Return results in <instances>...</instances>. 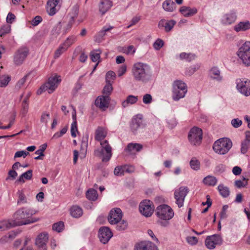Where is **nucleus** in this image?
Returning a JSON list of instances; mask_svg holds the SVG:
<instances>
[{"label":"nucleus","instance_id":"nucleus-55","mask_svg":"<svg viewBox=\"0 0 250 250\" xmlns=\"http://www.w3.org/2000/svg\"><path fill=\"white\" fill-rule=\"evenodd\" d=\"M50 119V114L48 113L44 112L42 113L41 117V122L44 124L45 125H47L48 122Z\"/></svg>","mask_w":250,"mask_h":250},{"label":"nucleus","instance_id":"nucleus-9","mask_svg":"<svg viewBox=\"0 0 250 250\" xmlns=\"http://www.w3.org/2000/svg\"><path fill=\"white\" fill-rule=\"evenodd\" d=\"M139 208L140 213L146 217L151 216L154 210L153 203L148 200L142 201L140 203Z\"/></svg>","mask_w":250,"mask_h":250},{"label":"nucleus","instance_id":"nucleus-44","mask_svg":"<svg viewBox=\"0 0 250 250\" xmlns=\"http://www.w3.org/2000/svg\"><path fill=\"white\" fill-rule=\"evenodd\" d=\"M190 166L192 169L194 170H198L200 169V163L195 158H193L190 161Z\"/></svg>","mask_w":250,"mask_h":250},{"label":"nucleus","instance_id":"nucleus-23","mask_svg":"<svg viewBox=\"0 0 250 250\" xmlns=\"http://www.w3.org/2000/svg\"><path fill=\"white\" fill-rule=\"evenodd\" d=\"M237 16L235 13L230 12L225 14L222 18V22L224 24H230L236 20Z\"/></svg>","mask_w":250,"mask_h":250},{"label":"nucleus","instance_id":"nucleus-62","mask_svg":"<svg viewBox=\"0 0 250 250\" xmlns=\"http://www.w3.org/2000/svg\"><path fill=\"white\" fill-rule=\"evenodd\" d=\"M28 155H29V152H26L25 150L18 151L15 153L14 158L21 157L22 156L23 158H25V157Z\"/></svg>","mask_w":250,"mask_h":250},{"label":"nucleus","instance_id":"nucleus-15","mask_svg":"<svg viewBox=\"0 0 250 250\" xmlns=\"http://www.w3.org/2000/svg\"><path fill=\"white\" fill-rule=\"evenodd\" d=\"M48 240V234L46 232L40 233L36 237L35 246L37 250H47V243Z\"/></svg>","mask_w":250,"mask_h":250},{"label":"nucleus","instance_id":"nucleus-47","mask_svg":"<svg viewBox=\"0 0 250 250\" xmlns=\"http://www.w3.org/2000/svg\"><path fill=\"white\" fill-rule=\"evenodd\" d=\"M76 41V37L75 36H71L68 37L65 42L62 43L67 48L70 47L73 43Z\"/></svg>","mask_w":250,"mask_h":250},{"label":"nucleus","instance_id":"nucleus-36","mask_svg":"<svg viewBox=\"0 0 250 250\" xmlns=\"http://www.w3.org/2000/svg\"><path fill=\"white\" fill-rule=\"evenodd\" d=\"M86 196L89 200L95 201L98 197L97 192L94 189H90L87 191Z\"/></svg>","mask_w":250,"mask_h":250},{"label":"nucleus","instance_id":"nucleus-54","mask_svg":"<svg viewBox=\"0 0 250 250\" xmlns=\"http://www.w3.org/2000/svg\"><path fill=\"white\" fill-rule=\"evenodd\" d=\"M11 29L10 25L6 24L3 25L0 29V36L2 37L5 34L8 33Z\"/></svg>","mask_w":250,"mask_h":250},{"label":"nucleus","instance_id":"nucleus-24","mask_svg":"<svg viewBox=\"0 0 250 250\" xmlns=\"http://www.w3.org/2000/svg\"><path fill=\"white\" fill-rule=\"evenodd\" d=\"M179 11L186 17L193 16L197 13V9L196 8H190L188 6H182L180 8Z\"/></svg>","mask_w":250,"mask_h":250},{"label":"nucleus","instance_id":"nucleus-11","mask_svg":"<svg viewBox=\"0 0 250 250\" xmlns=\"http://www.w3.org/2000/svg\"><path fill=\"white\" fill-rule=\"evenodd\" d=\"M29 54V49L26 47L19 48L14 56V62L17 65H21Z\"/></svg>","mask_w":250,"mask_h":250},{"label":"nucleus","instance_id":"nucleus-14","mask_svg":"<svg viewBox=\"0 0 250 250\" xmlns=\"http://www.w3.org/2000/svg\"><path fill=\"white\" fill-rule=\"evenodd\" d=\"M110 101L109 95H100L95 101V105L101 110L104 111L108 107Z\"/></svg>","mask_w":250,"mask_h":250},{"label":"nucleus","instance_id":"nucleus-50","mask_svg":"<svg viewBox=\"0 0 250 250\" xmlns=\"http://www.w3.org/2000/svg\"><path fill=\"white\" fill-rule=\"evenodd\" d=\"M114 174L117 176H122L125 173L124 166H119L116 167L114 171Z\"/></svg>","mask_w":250,"mask_h":250},{"label":"nucleus","instance_id":"nucleus-29","mask_svg":"<svg viewBox=\"0 0 250 250\" xmlns=\"http://www.w3.org/2000/svg\"><path fill=\"white\" fill-rule=\"evenodd\" d=\"M33 176V171L31 169L27 170L26 172L22 173L16 181V182L24 183V179L29 180L31 179Z\"/></svg>","mask_w":250,"mask_h":250},{"label":"nucleus","instance_id":"nucleus-33","mask_svg":"<svg viewBox=\"0 0 250 250\" xmlns=\"http://www.w3.org/2000/svg\"><path fill=\"white\" fill-rule=\"evenodd\" d=\"M137 97L129 95L126 98V100L122 103L123 107H125L130 105L135 104L137 101Z\"/></svg>","mask_w":250,"mask_h":250},{"label":"nucleus","instance_id":"nucleus-39","mask_svg":"<svg viewBox=\"0 0 250 250\" xmlns=\"http://www.w3.org/2000/svg\"><path fill=\"white\" fill-rule=\"evenodd\" d=\"M250 147V142L247 140H244L241 144V152L243 154H246Z\"/></svg>","mask_w":250,"mask_h":250},{"label":"nucleus","instance_id":"nucleus-13","mask_svg":"<svg viewBox=\"0 0 250 250\" xmlns=\"http://www.w3.org/2000/svg\"><path fill=\"white\" fill-rule=\"evenodd\" d=\"M222 243L221 237L218 234L208 236L205 240L206 246L210 250L214 249L216 245H220Z\"/></svg>","mask_w":250,"mask_h":250},{"label":"nucleus","instance_id":"nucleus-19","mask_svg":"<svg viewBox=\"0 0 250 250\" xmlns=\"http://www.w3.org/2000/svg\"><path fill=\"white\" fill-rule=\"evenodd\" d=\"M141 115L137 116L132 119L130 124V129L134 134H136L143 127Z\"/></svg>","mask_w":250,"mask_h":250},{"label":"nucleus","instance_id":"nucleus-16","mask_svg":"<svg viewBox=\"0 0 250 250\" xmlns=\"http://www.w3.org/2000/svg\"><path fill=\"white\" fill-rule=\"evenodd\" d=\"M122 210L120 208H115L110 211L107 219L110 224L115 225L122 219Z\"/></svg>","mask_w":250,"mask_h":250},{"label":"nucleus","instance_id":"nucleus-27","mask_svg":"<svg viewBox=\"0 0 250 250\" xmlns=\"http://www.w3.org/2000/svg\"><path fill=\"white\" fill-rule=\"evenodd\" d=\"M70 212L71 215L74 218H79L83 213L82 208L78 206H72L70 208Z\"/></svg>","mask_w":250,"mask_h":250},{"label":"nucleus","instance_id":"nucleus-18","mask_svg":"<svg viewBox=\"0 0 250 250\" xmlns=\"http://www.w3.org/2000/svg\"><path fill=\"white\" fill-rule=\"evenodd\" d=\"M188 87L186 84L180 80H177L173 83V94H186Z\"/></svg>","mask_w":250,"mask_h":250},{"label":"nucleus","instance_id":"nucleus-6","mask_svg":"<svg viewBox=\"0 0 250 250\" xmlns=\"http://www.w3.org/2000/svg\"><path fill=\"white\" fill-rule=\"evenodd\" d=\"M237 55L246 66H250V42H246L239 48Z\"/></svg>","mask_w":250,"mask_h":250},{"label":"nucleus","instance_id":"nucleus-8","mask_svg":"<svg viewBox=\"0 0 250 250\" xmlns=\"http://www.w3.org/2000/svg\"><path fill=\"white\" fill-rule=\"evenodd\" d=\"M202 130L198 127L194 126L188 133L189 141L193 145H199L202 140Z\"/></svg>","mask_w":250,"mask_h":250},{"label":"nucleus","instance_id":"nucleus-46","mask_svg":"<svg viewBox=\"0 0 250 250\" xmlns=\"http://www.w3.org/2000/svg\"><path fill=\"white\" fill-rule=\"evenodd\" d=\"M10 80L11 77L8 75H3L0 77V87H3L6 86Z\"/></svg>","mask_w":250,"mask_h":250},{"label":"nucleus","instance_id":"nucleus-42","mask_svg":"<svg viewBox=\"0 0 250 250\" xmlns=\"http://www.w3.org/2000/svg\"><path fill=\"white\" fill-rule=\"evenodd\" d=\"M113 28V26L110 25L108 27L104 26L102 29L97 34V37H98L99 39H102L103 37H104L105 35L106 32L109 31Z\"/></svg>","mask_w":250,"mask_h":250},{"label":"nucleus","instance_id":"nucleus-3","mask_svg":"<svg viewBox=\"0 0 250 250\" xmlns=\"http://www.w3.org/2000/svg\"><path fill=\"white\" fill-rule=\"evenodd\" d=\"M61 82V77L59 75H56L50 77L47 81L41 85L37 94H42L45 92H47L49 94L53 93Z\"/></svg>","mask_w":250,"mask_h":250},{"label":"nucleus","instance_id":"nucleus-17","mask_svg":"<svg viewBox=\"0 0 250 250\" xmlns=\"http://www.w3.org/2000/svg\"><path fill=\"white\" fill-rule=\"evenodd\" d=\"M112 236V232L109 228L103 227L99 229V238L102 243L104 244L107 243Z\"/></svg>","mask_w":250,"mask_h":250},{"label":"nucleus","instance_id":"nucleus-35","mask_svg":"<svg viewBox=\"0 0 250 250\" xmlns=\"http://www.w3.org/2000/svg\"><path fill=\"white\" fill-rule=\"evenodd\" d=\"M217 189L222 196L224 198L228 197L230 193L229 188L225 186L223 184H220L217 188Z\"/></svg>","mask_w":250,"mask_h":250},{"label":"nucleus","instance_id":"nucleus-53","mask_svg":"<svg viewBox=\"0 0 250 250\" xmlns=\"http://www.w3.org/2000/svg\"><path fill=\"white\" fill-rule=\"evenodd\" d=\"M64 228V224L62 222L55 223L52 226V229L58 232L62 231Z\"/></svg>","mask_w":250,"mask_h":250},{"label":"nucleus","instance_id":"nucleus-43","mask_svg":"<svg viewBox=\"0 0 250 250\" xmlns=\"http://www.w3.org/2000/svg\"><path fill=\"white\" fill-rule=\"evenodd\" d=\"M248 179L243 177V180H237L234 182V185L237 188H240L246 187L248 185Z\"/></svg>","mask_w":250,"mask_h":250},{"label":"nucleus","instance_id":"nucleus-20","mask_svg":"<svg viewBox=\"0 0 250 250\" xmlns=\"http://www.w3.org/2000/svg\"><path fill=\"white\" fill-rule=\"evenodd\" d=\"M134 250H158L157 247L150 241H144L136 244Z\"/></svg>","mask_w":250,"mask_h":250},{"label":"nucleus","instance_id":"nucleus-32","mask_svg":"<svg viewBox=\"0 0 250 250\" xmlns=\"http://www.w3.org/2000/svg\"><path fill=\"white\" fill-rule=\"evenodd\" d=\"M203 182L207 186H214L217 182V179L213 176L208 175L203 179Z\"/></svg>","mask_w":250,"mask_h":250},{"label":"nucleus","instance_id":"nucleus-51","mask_svg":"<svg viewBox=\"0 0 250 250\" xmlns=\"http://www.w3.org/2000/svg\"><path fill=\"white\" fill-rule=\"evenodd\" d=\"M58 11V9H57V7L49 5V3H47L46 5V11L49 15L50 16H53L54 15L57 11Z\"/></svg>","mask_w":250,"mask_h":250},{"label":"nucleus","instance_id":"nucleus-25","mask_svg":"<svg viewBox=\"0 0 250 250\" xmlns=\"http://www.w3.org/2000/svg\"><path fill=\"white\" fill-rule=\"evenodd\" d=\"M250 29V22L246 21H241L234 26V30L237 32L245 31Z\"/></svg>","mask_w":250,"mask_h":250},{"label":"nucleus","instance_id":"nucleus-52","mask_svg":"<svg viewBox=\"0 0 250 250\" xmlns=\"http://www.w3.org/2000/svg\"><path fill=\"white\" fill-rule=\"evenodd\" d=\"M116 74L112 71H108L105 75L106 83H111L116 78Z\"/></svg>","mask_w":250,"mask_h":250},{"label":"nucleus","instance_id":"nucleus-57","mask_svg":"<svg viewBox=\"0 0 250 250\" xmlns=\"http://www.w3.org/2000/svg\"><path fill=\"white\" fill-rule=\"evenodd\" d=\"M164 44V41L160 39H158L153 43V47L156 49V50H160Z\"/></svg>","mask_w":250,"mask_h":250},{"label":"nucleus","instance_id":"nucleus-2","mask_svg":"<svg viewBox=\"0 0 250 250\" xmlns=\"http://www.w3.org/2000/svg\"><path fill=\"white\" fill-rule=\"evenodd\" d=\"M132 72L136 81L146 83L151 78L150 67L146 63L142 62L135 63L132 67Z\"/></svg>","mask_w":250,"mask_h":250},{"label":"nucleus","instance_id":"nucleus-12","mask_svg":"<svg viewBox=\"0 0 250 250\" xmlns=\"http://www.w3.org/2000/svg\"><path fill=\"white\" fill-rule=\"evenodd\" d=\"M236 88L241 94H250V81L245 79H237Z\"/></svg>","mask_w":250,"mask_h":250},{"label":"nucleus","instance_id":"nucleus-31","mask_svg":"<svg viewBox=\"0 0 250 250\" xmlns=\"http://www.w3.org/2000/svg\"><path fill=\"white\" fill-rule=\"evenodd\" d=\"M17 194L18 197L17 200L18 205L25 204L28 203L27 198H26L25 195L24 194V191L23 189L19 190L17 191Z\"/></svg>","mask_w":250,"mask_h":250},{"label":"nucleus","instance_id":"nucleus-34","mask_svg":"<svg viewBox=\"0 0 250 250\" xmlns=\"http://www.w3.org/2000/svg\"><path fill=\"white\" fill-rule=\"evenodd\" d=\"M14 227L11 219L0 222V231H4Z\"/></svg>","mask_w":250,"mask_h":250},{"label":"nucleus","instance_id":"nucleus-64","mask_svg":"<svg viewBox=\"0 0 250 250\" xmlns=\"http://www.w3.org/2000/svg\"><path fill=\"white\" fill-rule=\"evenodd\" d=\"M42 20V18L40 16H36L32 21L31 24L35 26L38 25Z\"/></svg>","mask_w":250,"mask_h":250},{"label":"nucleus","instance_id":"nucleus-48","mask_svg":"<svg viewBox=\"0 0 250 250\" xmlns=\"http://www.w3.org/2000/svg\"><path fill=\"white\" fill-rule=\"evenodd\" d=\"M28 75H26L24 76L22 78L20 79L16 83L15 86V90L16 92L20 89L24 85L25 82L26 81L27 78L28 77Z\"/></svg>","mask_w":250,"mask_h":250},{"label":"nucleus","instance_id":"nucleus-37","mask_svg":"<svg viewBox=\"0 0 250 250\" xmlns=\"http://www.w3.org/2000/svg\"><path fill=\"white\" fill-rule=\"evenodd\" d=\"M115 225H116V228L117 230L118 231H123L127 229L128 223L126 221L121 219L120 221H118V223Z\"/></svg>","mask_w":250,"mask_h":250},{"label":"nucleus","instance_id":"nucleus-58","mask_svg":"<svg viewBox=\"0 0 250 250\" xmlns=\"http://www.w3.org/2000/svg\"><path fill=\"white\" fill-rule=\"evenodd\" d=\"M106 85L104 86L103 90V94H109L113 89L111 83H106Z\"/></svg>","mask_w":250,"mask_h":250},{"label":"nucleus","instance_id":"nucleus-21","mask_svg":"<svg viewBox=\"0 0 250 250\" xmlns=\"http://www.w3.org/2000/svg\"><path fill=\"white\" fill-rule=\"evenodd\" d=\"M209 76L212 80L218 83L221 82L223 80V77L221 75L220 70L217 67H213L210 69Z\"/></svg>","mask_w":250,"mask_h":250},{"label":"nucleus","instance_id":"nucleus-30","mask_svg":"<svg viewBox=\"0 0 250 250\" xmlns=\"http://www.w3.org/2000/svg\"><path fill=\"white\" fill-rule=\"evenodd\" d=\"M176 7V4L171 0H166L163 3V9L168 12H172Z\"/></svg>","mask_w":250,"mask_h":250},{"label":"nucleus","instance_id":"nucleus-59","mask_svg":"<svg viewBox=\"0 0 250 250\" xmlns=\"http://www.w3.org/2000/svg\"><path fill=\"white\" fill-rule=\"evenodd\" d=\"M62 25L61 22H58L53 28L52 30V33L53 35H58L61 31Z\"/></svg>","mask_w":250,"mask_h":250},{"label":"nucleus","instance_id":"nucleus-4","mask_svg":"<svg viewBox=\"0 0 250 250\" xmlns=\"http://www.w3.org/2000/svg\"><path fill=\"white\" fill-rule=\"evenodd\" d=\"M232 146V143L229 139L222 138L214 142L213 149L217 154L224 155L229 152Z\"/></svg>","mask_w":250,"mask_h":250},{"label":"nucleus","instance_id":"nucleus-28","mask_svg":"<svg viewBox=\"0 0 250 250\" xmlns=\"http://www.w3.org/2000/svg\"><path fill=\"white\" fill-rule=\"evenodd\" d=\"M106 132L104 128L99 127L95 132V140L101 142L106 137Z\"/></svg>","mask_w":250,"mask_h":250},{"label":"nucleus","instance_id":"nucleus-45","mask_svg":"<svg viewBox=\"0 0 250 250\" xmlns=\"http://www.w3.org/2000/svg\"><path fill=\"white\" fill-rule=\"evenodd\" d=\"M200 67V65L198 64L190 66L187 69L185 72L186 75L188 76L192 75L195 71L199 69Z\"/></svg>","mask_w":250,"mask_h":250},{"label":"nucleus","instance_id":"nucleus-26","mask_svg":"<svg viewBox=\"0 0 250 250\" xmlns=\"http://www.w3.org/2000/svg\"><path fill=\"white\" fill-rule=\"evenodd\" d=\"M112 2L109 0H104L99 4V11L102 15L104 14L112 6Z\"/></svg>","mask_w":250,"mask_h":250},{"label":"nucleus","instance_id":"nucleus-10","mask_svg":"<svg viewBox=\"0 0 250 250\" xmlns=\"http://www.w3.org/2000/svg\"><path fill=\"white\" fill-rule=\"evenodd\" d=\"M188 192L187 187H181L174 192V198L179 208L183 206L185 198Z\"/></svg>","mask_w":250,"mask_h":250},{"label":"nucleus","instance_id":"nucleus-63","mask_svg":"<svg viewBox=\"0 0 250 250\" xmlns=\"http://www.w3.org/2000/svg\"><path fill=\"white\" fill-rule=\"evenodd\" d=\"M29 105L26 104H22V108L21 109L20 114L22 117H25L28 112Z\"/></svg>","mask_w":250,"mask_h":250},{"label":"nucleus","instance_id":"nucleus-7","mask_svg":"<svg viewBox=\"0 0 250 250\" xmlns=\"http://www.w3.org/2000/svg\"><path fill=\"white\" fill-rule=\"evenodd\" d=\"M100 145L101 146V150L95 151V155L102 156V161L103 162H107L112 156V148L106 140L101 141Z\"/></svg>","mask_w":250,"mask_h":250},{"label":"nucleus","instance_id":"nucleus-60","mask_svg":"<svg viewBox=\"0 0 250 250\" xmlns=\"http://www.w3.org/2000/svg\"><path fill=\"white\" fill-rule=\"evenodd\" d=\"M231 125L234 128H238L242 124V121L238 118L233 119L231 121Z\"/></svg>","mask_w":250,"mask_h":250},{"label":"nucleus","instance_id":"nucleus-56","mask_svg":"<svg viewBox=\"0 0 250 250\" xmlns=\"http://www.w3.org/2000/svg\"><path fill=\"white\" fill-rule=\"evenodd\" d=\"M176 24V21L173 20H170L168 21H166V26L165 28V31L166 32L170 31L174 25Z\"/></svg>","mask_w":250,"mask_h":250},{"label":"nucleus","instance_id":"nucleus-22","mask_svg":"<svg viewBox=\"0 0 250 250\" xmlns=\"http://www.w3.org/2000/svg\"><path fill=\"white\" fill-rule=\"evenodd\" d=\"M79 11V5L78 4H75L71 8L69 15H70L71 21H70L67 25V29L71 27L72 23L75 19L78 17Z\"/></svg>","mask_w":250,"mask_h":250},{"label":"nucleus","instance_id":"nucleus-1","mask_svg":"<svg viewBox=\"0 0 250 250\" xmlns=\"http://www.w3.org/2000/svg\"><path fill=\"white\" fill-rule=\"evenodd\" d=\"M37 211L30 208L23 207L18 209L13 214L11 219L14 226L26 225L38 222L39 218L32 217Z\"/></svg>","mask_w":250,"mask_h":250},{"label":"nucleus","instance_id":"nucleus-61","mask_svg":"<svg viewBox=\"0 0 250 250\" xmlns=\"http://www.w3.org/2000/svg\"><path fill=\"white\" fill-rule=\"evenodd\" d=\"M78 132L77 123H72L71 126V134L73 137H76V132Z\"/></svg>","mask_w":250,"mask_h":250},{"label":"nucleus","instance_id":"nucleus-49","mask_svg":"<svg viewBox=\"0 0 250 250\" xmlns=\"http://www.w3.org/2000/svg\"><path fill=\"white\" fill-rule=\"evenodd\" d=\"M67 48L63 45V44H61L59 47L55 51L54 54V58H59L63 52H64Z\"/></svg>","mask_w":250,"mask_h":250},{"label":"nucleus","instance_id":"nucleus-5","mask_svg":"<svg viewBox=\"0 0 250 250\" xmlns=\"http://www.w3.org/2000/svg\"><path fill=\"white\" fill-rule=\"evenodd\" d=\"M156 215L160 219L168 221L174 216L172 209L168 205L163 204L158 206L155 210Z\"/></svg>","mask_w":250,"mask_h":250},{"label":"nucleus","instance_id":"nucleus-40","mask_svg":"<svg viewBox=\"0 0 250 250\" xmlns=\"http://www.w3.org/2000/svg\"><path fill=\"white\" fill-rule=\"evenodd\" d=\"M101 51L100 50H95L90 52V57L93 62H96L100 58Z\"/></svg>","mask_w":250,"mask_h":250},{"label":"nucleus","instance_id":"nucleus-41","mask_svg":"<svg viewBox=\"0 0 250 250\" xmlns=\"http://www.w3.org/2000/svg\"><path fill=\"white\" fill-rule=\"evenodd\" d=\"M179 57L181 60L185 59L189 62L193 60L195 58L194 54L191 53H186L185 52L181 53L180 54Z\"/></svg>","mask_w":250,"mask_h":250},{"label":"nucleus","instance_id":"nucleus-38","mask_svg":"<svg viewBox=\"0 0 250 250\" xmlns=\"http://www.w3.org/2000/svg\"><path fill=\"white\" fill-rule=\"evenodd\" d=\"M143 148L142 145L137 143H130L127 146V149L129 151H140Z\"/></svg>","mask_w":250,"mask_h":250}]
</instances>
